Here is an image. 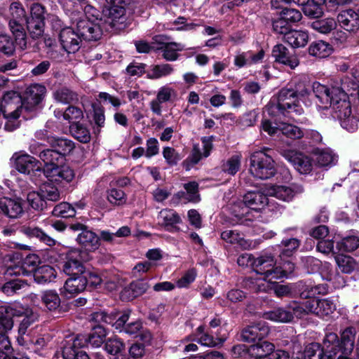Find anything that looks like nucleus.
Wrapping results in <instances>:
<instances>
[{
    "label": "nucleus",
    "instance_id": "obj_1",
    "mask_svg": "<svg viewBox=\"0 0 359 359\" xmlns=\"http://www.w3.org/2000/svg\"><path fill=\"white\" fill-rule=\"evenodd\" d=\"M298 100L294 93L292 92L289 86L282 88L277 96L276 101L271 100L266 106V111L271 116H278L281 114L284 116H290L294 118L293 115H301L304 113V109L296 104Z\"/></svg>",
    "mask_w": 359,
    "mask_h": 359
},
{
    "label": "nucleus",
    "instance_id": "obj_2",
    "mask_svg": "<svg viewBox=\"0 0 359 359\" xmlns=\"http://www.w3.org/2000/svg\"><path fill=\"white\" fill-rule=\"evenodd\" d=\"M9 27L15 37L16 46L21 50L27 47V38L24 27L26 18L25 11L22 5L13 1L9 5Z\"/></svg>",
    "mask_w": 359,
    "mask_h": 359
},
{
    "label": "nucleus",
    "instance_id": "obj_3",
    "mask_svg": "<svg viewBox=\"0 0 359 359\" xmlns=\"http://www.w3.org/2000/svg\"><path fill=\"white\" fill-rule=\"evenodd\" d=\"M276 262L274 256L271 253H264L255 259L254 262V271L262 276L263 281L257 283L259 291H265L270 287L269 284L273 283L275 280L276 270Z\"/></svg>",
    "mask_w": 359,
    "mask_h": 359
},
{
    "label": "nucleus",
    "instance_id": "obj_4",
    "mask_svg": "<svg viewBox=\"0 0 359 359\" xmlns=\"http://www.w3.org/2000/svg\"><path fill=\"white\" fill-rule=\"evenodd\" d=\"M250 172L257 178L269 179L276 173L274 161L264 151H255L250 158Z\"/></svg>",
    "mask_w": 359,
    "mask_h": 359
},
{
    "label": "nucleus",
    "instance_id": "obj_5",
    "mask_svg": "<svg viewBox=\"0 0 359 359\" xmlns=\"http://www.w3.org/2000/svg\"><path fill=\"white\" fill-rule=\"evenodd\" d=\"M31 16L25 19V23L31 36L38 39L44 31V7L39 4H34L31 7Z\"/></svg>",
    "mask_w": 359,
    "mask_h": 359
},
{
    "label": "nucleus",
    "instance_id": "obj_6",
    "mask_svg": "<svg viewBox=\"0 0 359 359\" xmlns=\"http://www.w3.org/2000/svg\"><path fill=\"white\" fill-rule=\"evenodd\" d=\"M46 93V88L41 84L34 83L29 86L26 89L24 100L21 98L20 114L23 109L32 111L42 101Z\"/></svg>",
    "mask_w": 359,
    "mask_h": 359
},
{
    "label": "nucleus",
    "instance_id": "obj_7",
    "mask_svg": "<svg viewBox=\"0 0 359 359\" xmlns=\"http://www.w3.org/2000/svg\"><path fill=\"white\" fill-rule=\"evenodd\" d=\"M73 23H76V29L81 39L86 41H97L102 36L100 26L90 19L76 18Z\"/></svg>",
    "mask_w": 359,
    "mask_h": 359
},
{
    "label": "nucleus",
    "instance_id": "obj_8",
    "mask_svg": "<svg viewBox=\"0 0 359 359\" xmlns=\"http://www.w3.org/2000/svg\"><path fill=\"white\" fill-rule=\"evenodd\" d=\"M87 254L80 250H73L67 255V260L63 265V271L68 276H77L83 275L85 268L83 264L84 256Z\"/></svg>",
    "mask_w": 359,
    "mask_h": 359
},
{
    "label": "nucleus",
    "instance_id": "obj_9",
    "mask_svg": "<svg viewBox=\"0 0 359 359\" xmlns=\"http://www.w3.org/2000/svg\"><path fill=\"white\" fill-rule=\"evenodd\" d=\"M270 329L264 321H259L245 327L241 332L243 341L255 344L263 340L269 333Z\"/></svg>",
    "mask_w": 359,
    "mask_h": 359
},
{
    "label": "nucleus",
    "instance_id": "obj_10",
    "mask_svg": "<svg viewBox=\"0 0 359 359\" xmlns=\"http://www.w3.org/2000/svg\"><path fill=\"white\" fill-rule=\"evenodd\" d=\"M304 191L302 186L293 184L290 187L283 185H272L266 188V194L269 196L275 197L279 200L289 202L294 197Z\"/></svg>",
    "mask_w": 359,
    "mask_h": 359
},
{
    "label": "nucleus",
    "instance_id": "obj_11",
    "mask_svg": "<svg viewBox=\"0 0 359 359\" xmlns=\"http://www.w3.org/2000/svg\"><path fill=\"white\" fill-rule=\"evenodd\" d=\"M60 44L68 53H74L80 48L81 39L77 31L72 27L62 29L59 34Z\"/></svg>",
    "mask_w": 359,
    "mask_h": 359
},
{
    "label": "nucleus",
    "instance_id": "obj_12",
    "mask_svg": "<svg viewBox=\"0 0 359 359\" xmlns=\"http://www.w3.org/2000/svg\"><path fill=\"white\" fill-rule=\"evenodd\" d=\"M39 262V257L35 255L27 256L21 264L9 266L5 271L7 276H29L34 273V270L37 269L36 265Z\"/></svg>",
    "mask_w": 359,
    "mask_h": 359
},
{
    "label": "nucleus",
    "instance_id": "obj_13",
    "mask_svg": "<svg viewBox=\"0 0 359 359\" xmlns=\"http://www.w3.org/2000/svg\"><path fill=\"white\" fill-rule=\"evenodd\" d=\"M284 156L299 173L308 174L312 170L313 160L309 156L294 151L285 153Z\"/></svg>",
    "mask_w": 359,
    "mask_h": 359
},
{
    "label": "nucleus",
    "instance_id": "obj_14",
    "mask_svg": "<svg viewBox=\"0 0 359 359\" xmlns=\"http://www.w3.org/2000/svg\"><path fill=\"white\" fill-rule=\"evenodd\" d=\"M220 236L226 243L236 245L242 250H250L256 247L255 242L245 239L237 230H224L221 233Z\"/></svg>",
    "mask_w": 359,
    "mask_h": 359
},
{
    "label": "nucleus",
    "instance_id": "obj_15",
    "mask_svg": "<svg viewBox=\"0 0 359 359\" xmlns=\"http://www.w3.org/2000/svg\"><path fill=\"white\" fill-rule=\"evenodd\" d=\"M288 86L298 100H302L307 104L306 100L311 95V85L307 78H295L291 81Z\"/></svg>",
    "mask_w": 359,
    "mask_h": 359
},
{
    "label": "nucleus",
    "instance_id": "obj_16",
    "mask_svg": "<svg viewBox=\"0 0 359 359\" xmlns=\"http://www.w3.org/2000/svg\"><path fill=\"white\" fill-rule=\"evenodd\" d=\"M106 1L109 4L107 22L113 27H116L118 24H123L126 20V9L120 4L122 0H106Z\"/></svg>",
    "mask_w": 359,
    "mask_h": 359
},
{
    "label": "nucleus",
    "instance_id": "obj_17",
    "mask_svg": "<svg viewBox=\"0 0 359 359\" xmlns=\"http://www.w3.org/2000/svg\"><path fill=\"white\" fill-rule=\"evenodd\" d=\"M44 175L50 181L69 182L74 177V172L69 166L58 165L51 169L44 170Z\"/></svg>",
    "mask_w": 359,
    "mask_h": 359
},
{
    "label": "nucleus",
    "instance_id": "obj_18",
    "mask_svg": "<svg viewBox=\"0 0 359 359\" xmlns=\"http://www.w3.org/2000/svg\"><path fill=\"white\" fill-rule=\"evenodd\" d=\"M272 55L276 62L288 66L292 69L299 65L297 57L291 54L288 49L282 44H278L273 47Z\"/></svg>",
    "mask_w": 359,
    "mask_h": 359
},
{
    "label": "nucleus",
    "instance_id": "obj_19",
    "mask_svg": "<svg viewBox=\"0 0 359 359\" xmlns=\"http://www.w3.org/2000/svg\"><path fill=\"white\" fill-rule=\"evenodd\" d=\"M265 192L262 191H248L243 196V203L249 208L255 210H260L266 205H269V199Z\"/></svg>",
    "mask_w": 359,
    "mask_h": 359
},
{
    "label": "nucleus",
    "instance_id": "obj_20",
    "mask_svg": "<svg viewBox=\"0 0 359 359\" xmlns=\"http://www.w3.org/2000/svg\"><path fill=\"white\" fill-rule=\"evenodd\" d=\"M313 161L320 168H330L336 164L337 156L330 148H316L313 151Z\"/></svg>",
    "mask_w": 359,
    "mask_h": 359
},
{
    "label": "nucleus",
    "instance_id": "obj_21",
    "mask_svg": "<svg viewBox=\"0 0 359 359\" xmlns=\"http://www.w3.org/2000/svg\"><path fill=\"white\" fill-rule=\"evenodd\" d=\"M311 308L313 314L324 318L330 317L336 310V304L330 298L316 299H312Z\"/></svg>",
    "mask_w": 359,
    "mask_h": 359
},
{
    "label": "nucleus",
    "instance_id": "obj_22",
    "mask_svg": "<svg viewBox=\"0 0 359 359\" xmlns=\"http://www.w3.org/2000/svg\"><path fill=\"white\" fill-rule=\"evenodd\" d=\"M337 22L344 29L349 32L359 28V15L352 9L341 11L337 16Z\"/></svg>",
    "mask_w": 359,
    "mask_h": 359
},
{
    "label": "nucleus",
    "instance_id": "obj_23",
    "mask_svg": "<svg viewBox=\"0 0 359 359\" xmlns=\"http://www.w3.org/2000/svg\"><path fill=\"white\" fill-rule=\"evenodd\" d=\"M355 333L353 327H348L342 332L339 346L341 354L337 359H348V355L352 353L354 348Z\"/></svg>",
    "mask_w": 359,
    "mask_h": 359
},
{
    "label": "nucleus",
    "instance_id": "obj_24",
    "mask_svg": "<svg viewBox=\"0 0 359 359\" xmlns=\"http://www.w3.org/2000/svg\"><path fill=\"white\" fill-rule=\"evenodd\" d=\"M106 336L107 331L104 327L100 325H95L88 337L79 335L82 344H84V346H90L95 348L101 346Z\"/></svg>",
    "mask_w": 359,
    "mask_h": 359
},
{
    "label": "nucleus",
    "instance_id": "obj_25",
    "mask_svg": "<svg viewBox=\"0 0 359 359\" xmlns=\"http://www.w3.org/2000/svg\"><path fill=\"white\" fill-rule=\"evenodd\" d=\"M300 296L302 298H312L318 294H326L328 286L325 283L313 285L311 282H299L298 284Z\"/></svg>",
    "mask_w": 359,
    "mask_h": 359
},
{
    "label": "nucleus",
    "instance_id": "obj_26",
    "mask_svg": "<svg viewBox=\"0 0 359 359\" xmlns=\"http://www.w3.org/2000/svg\"><path fill=\"white\" fill-rule=\"evenodd\" d=\"M149 287L150 285L147 280L138 279L134 280L123 290L122 297L128 300H132L144 294Z\"/></svg>",
    "mask_w": 359,
    "mask_h": 359
},
{
    "label": "nucleus",
    "instance_id": "obj_27",
    "mask_svg": "<svg viewBox=\"0 0 359 359\" xmlns=\"http://www.w3.org/2000/svg\"><path fill=\"white\" fill-rule=\"evenodd\" d=\"M158 224L171 231L175 225L181 222L180 215L172 209L161 210L157 217Z\"/></svg>",
    "mask_w": 359,
    "mask_h": 359
},
{
    "label": "nucleus",
    "instance_id": "obj_28",
    "mask_svg": "<svg viewBox=\"0 0 359 359\" xmlns=\"http://www.w3.org/2000/svg\"><path fill=\"white\" fill-rule=\"evenodd\" d=\"M87 286V280L84 276L79 275L67 279L64 285L63 293L67 298L83 292Z\"/></svg>",
    "mask_w": 359,
    "mask_h": 359
},
{
    "label": "nucleus",
    "instance_id": "obj_29",
    "mask_svg": "<svg viewBox=\"0 0 359 359\" xmlns=\"http://www.w3.org/2000/svg\"><path fill=\"white\" fill-rule=\"evenodd\" d=\"M77 243L87 251H95L100 247V238L93 231L84 229L79 233Z\"/></svg>",
    "mask_w": 359,
    "mask_h": 359
},
{
    "label": "nucleus",
    "instance_id": "obj_30",
    "mask_svg": "<svg viewBox=\"0 0 359 359\" xmlns=\"http://www.w3.org/2000/svg\"><path fill=\"white\" fill-rule=\"evenodd\" d=\"M321 348L324 357L327 359H334L336 354L340 350L337 334L333 332L326 334Z\"/></svg>",
    "mask_w": 359,
    "mask_h": 359
},
{
    "label": "nucleus",
    "instance_id": "obj_31",
    "mask_svg": "<svg viewBox=\"0 0 359 359\" xmlns=\"http://www.w3.org/2000/svg\"><path fill=\"white\" fill-rule=\"evenodd\" d=\"M15 168L21 173L29 174L32 171L39 170V162L27 154H21L15 158Z\"/></svg>",
    "mask_w": 359,
    "mask_h": 359
},
{
    "label": "nucleus",
    "instance_id": "obj_32",
    "mask_svg": "<svg viewBox=\"0 0 359 359\" xmlns=\"http://www.w3.org/2000/svg\"><path fill=\"white\" fill-rule=\"evenodd\" d=\"M0 209L11 218H17L23 212L20 201L8 198H0Z\"/></svg>",
    "mask_w": 359,
    "mask_h": 359
},
{
    "label": "nucleus",
    "instance_id": "obj_33",
    "mask_svg": "<svg viewBox=\"0 0 359 359\" xmlns=\"http://www.w3.org/2000/svg\"><path fill=\"white\" fill-rule=\"evenodd\" d=\"M40 159L44 163V170L57 167L62 165L65 160L63 156L59 154L53 148L43 149L39 154Z\"/></svg>",
    "mask_w": 359,
    "mask_h": 359
},
{
    "label": "nucleus",
    "instance_id": "obj_34",
    "mask_svg": "<svg viewBox=\"0 0 359 359\" xmlns=\"http://www.w3.org/2000/svg\"><path fill=\"white\" fill-rule=\"evenodd\" d=\"M185 191H179L176 194V197L184 203L193 202L197 203L200 201L198 194V184L196 182H191L184 184Z\"/></svg>",
    "mask_w": 359,
    "mask_h": 359
},
{
    "label": "nucleus",
    "instance_id": "obj_35",
    "mask_svg": "<svg viewBox=\"0 0 359 359\" xmlns=\"http://www.w3.org/2000/svg\"><path fill=\"white\" fill-rule=\"evenodd\" d=\"M49 144L59 154L63 156L65 160V156L70 154L74 149V143L70 140L62 137H50Z\"/></svg>",
    "mask_w": 359,
    "mask_h": 359
},
{
    "label": "nucleus",
    "instance_id": "obj_36",
    "mask_svg": "<svg viewBox=\"0 0 359 359\" xmlns=\"http://www.w3.org/2000/svg\"><path fill=\"white\" fill-rule=\"evenodd\" d=\"M284 40L293 48L304 47L309 41V34L303 30H290L284 36Z\"/></svg>",
    "mask_w": 359,
    "mask_h": 359
},
{
    "label": "nucleus",
    "instance_id": "obj_37",
    "mask_svg": "<svg viewBox=\"0 0 359 359\" xmlns=\"http://www.w3.org/2000/svg\"><path fill=\"white\" fill-rule=\"evenodd\" d=\"M263 318L266 320L285 323L292 320L293 315L289 309L287 310L284 308L278 307L264 312Z\"/></svg>",
    "mask_w": 359,
    "mask_h": 359
},
{
    "label": "nucleus",
    "instance_id": "obj_38",
    "mask_svg": "<svg viewBox=\"0 0 359 359\" xmlns=\"http://www.w3.org/2000/svg\"><path fill=\"white\" fill-rule=\"evenodd\" d=\"M32 276L36 283L45 284L55 278L56 271L54 268L49 265H43L37 267Z\"/></svg>",
    "mask_w": 359,
    "mask_h": 359
},
{
    "label": "nucleus",
    "instance_id": "obj_39",
    "mask_svg": "<svg viewBox=\"0 0 359 359\" xmlns=\"http://www.w3.org/2000/svg\"><path fill=\"white\" fill-rule=\"evenodd\" d=\"M274 350V345L266 341H259L248 347V353L255 358H265Z\"/></svg>",
    "mask_w": 359,
    "mask_h": 359
},
{
    "label": "nucleus",
    "instance_id": "obj_40",
    "mask_svg": "<svg viewBox=\"0 0 359 359\" xmlns=\"http://www.w3.org/2000/svg\"><path fill=\"white\" fill-rule=\"evenodd\" d=\"M53 96L57 102L64 104L77 102L79 100L78 94L67 87H61L56 89L53 92Z\"/></svg>",
    "mask_w": 359,
    "mask_h": 359
},
{
    "label": "nucleus",
    "instance_id": "obj_41",
    "mask_svg": "<svg viewBox=\"0 0 359 359\" xmlns=\"http://www.w3.org/2000/svg\"><path fill=\"white\" fill-rule=\"evenodd\" d=\"M203 150L202 153L201 148L198 145L194 144L191 154L189 156L190 161L192 163L196 164L202 158V157H208L210 155L212 149V142L209 138L203 137L202 139Z\"/></svg>",
    "mask_w": 359,
    "mask_h": 359
},
{
    "label": "nucleus",
    "instance_id": "obj_42",
    "mask_svg": "<svg viewBox=\"0 0 359 359\" xmlns=\"http://www.w3.org/2000/svg\"><path fill=\"white\" fill-rule=\"evenodd\" d=\"M326 0H309L308 4L302 7L304 13L313 18L322 16Z\"/></svg>",
    "mask_w": 359,
    "mask_h": 359
},
{
    "label": "nucleus",
    "instance_id": "obj_43",
    "mask_svg": "<svg viewBox=\"0 0 359 359\" xmlns=\"http://www.w3.org/2000/svg\"><path fill=\"white\" fill-rule=\"evenodd\" d=\"M311 304L312 299L304 302H292L288 304L287 309L292 312L293 316L301 318L307 314H313Z\"/></svg>",
    "mask_w": 359,
    "mask_h": 359
},
{
    "label": "nucleus",
    "instance_id": "obj_44",
    "mask_svg": "<svg viewBox=\"0 0 359 359\" xmlns=\"http://www.w3.org/2000/svg\"><path fill=\"white\" fill-rule=\"evenodd\" d=\"M184 49V46L182 43L170 42L165 46L156 47V50L162 52V57L167 61H175L178 58V51Z\"/></svg>",
    "mask_w": 359,
    "mask_h": 359
},
{
    "label": "nucleus",
    "instance_id": "obj_45",
    "mask_svg": "<svg viewBox=\"0 0 359 359\" xmlns=\"http://www.w3.org/2000/svg\"><path fill=\"white\" fill-rule=\"evenodd\" d=\"M309 51L313 56L324 58L332 53V48L328 43L320 40L313 42L309 46Z\"/></svg>",
    "mask_w": 359,
    "mask_h": 359
},
{
    "label": "nucleus",
    "instance_id": "obj_46",
    "mask_svg": "<svg viewBox=\"0 0 359 359\" xmlns=\"http://www.w3.org/2000/svg\"><path fill=\"white\" fill-rule=\"evenodd\" d=\"M40 298L43 306L50 311H55L60 305V298L55 291H44Z\"/></svg>",
    "mask_w": 359,
    "mask_h": 359
},
{
    "label": "nucleus",
    "instance_id": "obj_47",
    "mask_svg": "<svg viewBox=\"0 0 359 359\" xmlns=\"http://www.w3.org/2000/svg\"><path fill=\"white\" fill-rule=\"evenodd\" d=\"M24 232L29 237L36 238L48 246H53L55 244V241L39 227L28 226L24 229Z\"/></svg>",
    "mask_w": 359,
    "mask_h": 359
},
{
    "label": "nucleus",
    "instance_id": "obj_48",
    "mask_svg": "<svg viewBox=\"0 0 359 359\" xmlns=\"http://www.w3.org/2000/svg\"><path fill=\"white\" fill-rule=\"evenodd\" d=\"M334 259L339 269L343 273H351L356 266L355 260L350 256L339 254L334 256Z\"/></svg>",
    "mask_w": 359,
    "mask_h": 359
},
{
    "label": "nucleus",
    "instance_id": "obj_49",
    "mask_svg": "<svg viewBox=\"0 0 359 359\" xmlns=\"http://www.w3.org/2000/svg\"><path fill=\"white\" fill-rule=\"evenodd\" d=\"M84 346L81 338L78 336L73 341L71 339L66 341L62 347V356L64 359H74L77 353L76 348Z\"/></svg>",
    "mask_w": 359,
    "mask_h": 359
},
{
    "label": "nucleus",
    "instance_id": "obj_50",
    "mask_svg": "<svg viewBox=\"0 0 359 359\" xmlns=\"http://www.w3.org/2000/svg\"><path fill=\"white\" fill-rule=\"evenodd\" d=\"M300 245V241L297 238H289L283 240L280 247L283 248L280 254V259L284 258H290L292 257L294 251H295Z\"/></svg>",
    "mask_w": 359,
    "mask_h": 359
},
{
    "label": "nucleus",
    "instance_id": "obj_51",
    "mask_svg": "<svg viewBox=\"0 0 359 359\" xmlns=\"http://www.w3.org/2000/svg\"><path fill=\"white\" fill-rule=\"evenodd\" d=\"M40 191L46 202H55L60 199V193L58 189L50 183H44L40 187Z\"/></svg>",
    "mask_w": 359,
    "mask_h": 359
},
{
    "label": "nucleus",
    "instance_id": "obj_52",
    "mask_svg": "<svg viewBox=\"0 0 359 359\" xmlns=\"http://www.w3.org/2000/svg\"><path fill=\"white\" fill-rule=\"evenodd\" d=\"M359 247V237L347 236L337 244V248L341 252H352Z\"/></svg>",
    "mask_w": 359,
    "mask_h": 359
},
{
    "label": "nucleus",
    "instance_id": "obj_53",
    "mask_svg": "<svg viewBox=\"0 0 359 359\" xmlns=\"http://www.w3.org/2000/svg\"><path fill=\"white\" fill-rule=\"evenodd\" d=\"M311 26L314 30L320 33L327 34L336 28L337 22L334 18H328L314 21Z\"/></svg>",
    "mask_w": 359,
    "mask_h": 359
},
{
    "label": "nucleus",
    "instance_id": "obj_54",
    "mask_svg": "<svg viewBox=\"0 0 359 359\" xmlns=\"http://www.w3.org/2000/svg\"><path fill=\"white\" fill-rule=\"evenodd\" d=\"M173 71L174 69L170 64L158 65L151 68L147 76L149 79H157L171 74Z\"/></svg>",
    "mask_w": 359,
    "mask_h": 359
},
{
    "label": "nucleus",
    "instance_id": "obj_55",
    "mask_svg": "<svg viewBox=\"0 0 359 359\" xmlns=\"http://www.w3.org/2000/svg\"><path fill=\"white\" fill-rule=\"evenodd\" d=\"M29 313V311L17 304L0 306V313H5L6 316L9 317L11 320H13L12 318L13 316H26Z\"/></svg>",
    "mask_w": 359,
    "mask_h": 359
},
{
    "label": "nucleus",
    "instance_id": "obj_56",
    "mask_svg": "<svg viewBox=\"0 0 359 359\" xmlns=\"http://www.w3.org/2000/svg\"><path fill=\"white\" fill-rule=\"evenodd\" d=\"M241 156L238 154L232 156L222 165V170L230 175H234L241 168Z\"/></svg>",
    "mask_w": 359,
    "mask_h": 359
},
{
    "label": "nucleus",
    "instance_id": "obj_57",
    "mask_svg": "<svg viewBox=\"0 0 359 359\" xmlns=\"http://www.w3.org/2000/svg\"><path fill=\"white\" fill-rule=\"evenodd\" d=\"M197 341L203 346H215L222 344L224 340L215 339L212 336L204 332L203 326H199L197 328Z\"/></svg>",
    "mask_w": 359,
    "mask_h": 359
},
{
    "label": "nucleus",
    "instance_id": "obj_58",
    "mask_svg": "<svg viewBox=\"0 0 359 359\" xmlns=\"http://www.w3.org/2000/svg\"><path fill=\"white\" fill-rule=\"evenodd\" d=\"M280 133L290 139H299L304 137V130L299 127L286 123H280Z\"/></svg>",
    "mask_w": 359,
    "mask_h": 359
},
{
    "label": "nucleus",
    "instance_id": "obj_59",
    "mask_svg": "<svg viewBox=\"0 0 359 359\" xmlns=\"http://www.w3.org/2000/svg\"><path fill=\"white\" fill-rule=\"evenodd\" d=\"M280 259L283 262L276 266L275 274V280H278L283 278H287L294 270V264L291 260Z\"/></svg>",
    "mask_w": 359,
    "mask_h": 359
},
{
    "label": "nucleus",
    "instance_id": "obj_60",
    "mask_svg": "<svg viewBox=\"0 0 359 359\" xmlns=\"http://www.w3.org/2000/svg\"><path fill=\"white\" fill-rule=\"evenodd\" d=\"M70 130L72 135L81 142L87 143L90 140L89 130L81 123L72 124Z\"/></svg>",
    "mask_w": 359,
    "mask_h": 359
},
{
    "label": "nucleus",
    "instance_id": "obj_61",
    "mask_svg": "<svg viewBox=\"0 0 359 359\" xmlns=\"http://www.w3.org/2000/svg\"><path fill=\"white\" fill-rule=\"evenodd\" d=\"M105 350L111 355H118L122 353L125 349L123 342L117 337L109 338L104 345Z\"/></svg>",
    "mask_w": 359,
    "mask_h": 359
},
{
    "label": "nucleus",
    "instance_id": "obj_62",
    "mask_svg": "<svg viewBox=\"0 0 359 359\" xmlns=\"http://www.w3.org/2000/svg\"><path fill=\"white\" fill-rule=\"evenodd\" d=\"M52 213L55 217L68 218L74 217L76 214L75 208L68 203H60L55 206Z\"/></svg>",
    "mask_w": 359,
    "mask_h": 359
},
{
    "label": "nucleus",
    "instance_id": "obj_63",
    "mask_svg": "<svg viewBox=\"0 0 359 359\" xmlns=\"http://www.w3.org/2000/svg\"><path fill=\"white\" fill-rule=\"evenodd\" d=\"M83 117V110L76 106H69L64 111L63 119L69 123L75 124L78 123Z\"/></svg>",
    "mask_w": 359,
    "mask_h": 359
},
{
    "label": "nucleus",
    "instance_id": "obj_64",
    "mask_svg": "<svg viewBox=\"0 0 359 359\" xmlns=\"http://www.w3.org/2000/svg\"><path fill=\"white\" fill-rule=\"evenodd\" d=\"M245 293L243 291L239 289H231L226 293V302L220 298H217V303L220 306H225L227 305L229 302L234 304L240 302H242L245 298Z\"/></svg>",
    "mask_w": 359,
    "mask_h": 359
}]
</instances>
